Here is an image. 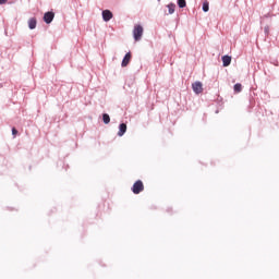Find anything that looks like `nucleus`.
Instances as JSON below:
<instances>
[{"label": "nucleus", "instance_id": "423d86ee", "mask_svg": "<svg viewBox=\"0 0 279 279\" xmlns=\"http://www.w3.org/2000/svg\"><path fill=\"white\" fill-rule=\"evenodd\" d=\"M112 16H113L112 11H110V10L102 11V19L106 23H108V21H110L112 19Z\"/></svg>", "mask_w": 279, "mask_h": 279}, {"label": "nucleus", "instance_id": "4468645a", "mask_svg": "<svg viewBox=\"0 0 279 279\" xmlns=\"http://www.w3.org/2000/svg\"><path fill=\"white\" fill-rule=\"evenodd\" d=\"M179 8H186V0H178Z\"/></svg>", "mask_w": 279, "mask_h": 279}, {"label": "nucleus", "instance_id": "0eeeda50", "mask_svg": "<svg viewBox=\"0 0 279 279\" xmlns=\"http://www.w3.org/2000/svg\"><path fill=\"white\" fill-rule=\"evenodd\" d=\"M125 132H128V124L121 123L119 126L118 136H123V134H125Z\"/></svg>", "mask_w": 279, "mask_h": 279}, {"label": "nucleus", "instance_id": "f257e3e1", "mask_svg": "<svg viewBox=\"0 0 279 279\" xmlns=\"http://www.w3.org/2000/svg\"><path fill=\"white\" fill-rule=\"evenodd\" d=\"M132 191H133L134 195H138V194L143 193V191H145V184H143V181L137 180L133 184Z\"/></svg>", "mask_w": 279, "mask_h": 279}, {"label": "nucleus", "instance_id": "9b49d317", "mask_svg": "<svg viewBox=\"0 0 279 279\" xmlns=\"http://www.w3.org/2000/svg\"><path fill=\"white\" fill-rule=\"evenodd\" d=\"M169 14H173L175 12V4L170 3L167 5Z\"/></svg>", "mask_w": 279, "mask_h": 279}, {"label": "nucleus", "instance_id": "dca6fc26", "mask_svg": "<svg viewBox=\"0 0 279 279\" xmlns=\"http://www.w3.org/2000/svg\"><path fill=\"white\" fill-rule=\"evenodd\" d=\"M4 3H8V0H0V5H4Z\"/></svg>", "mask_w": 279, "mask_h": 279}, {"label": "nucleus", "instance_id": "2eb2a0df", "mask_svg": "<svg viewBox=\"0 0 279 279\" xmlns=\"http://www.w3.org/2000/svg\"><path fill=\"white\" fill-rule=\"evenodd\" d=\"M12 134H13V136H16L19 134V131L16 130V128L12 129Z\"/></svg>", "mask_w": 279, "mask_h": 279}, {"label": "nucleus", "instance_id": "ddd939ff", "mask_svg": "<svg viewBox=\"0 0 279 279\" xmlns=\"http://www.w3.org/2000/svg\"><path fill=\"white\" fill-rule=\"evenodd\" d=\"M208 10H210L209 3H208V1H204L203 2V11L208 12Z\"/></svg>", "mask_w": 279, "mask_h": 279}, {"label": "nucleus", "instance_id": "f8f14e48", "mask_svg": "<svg viewBox=\"0 0 279 279\" xmlns=\"http://www.w3.org/2000/svg\"><path fill=\"white\" fill-rule=\"evenodd\" d=\"M102 121L106 125H108V123H110V116L108 113H104Z\"/></svg>", "mask_w": 279, "mask_h": 279}, {"label": "nucleus", "instance_id": "9d476101", "mask_svg": "<svg viewBox=\"0 0 279 279\" xmlns=\"http://www.w3.org/2000/svg\"><path fill=\"white\" fill-rule=\"evenodd\" d=\"M234 93H241L243 90V85L240 83L235 84L233 87Z\"/></svg>", "mask_w": 279, "mask_h": 279}, {"label": "nucleus", "instance_id": "7ed1b4c3", "mask_svg": "<svg viewBox=\"0 0 279 279\" xmlns=\"http://www.w3.org/2000/svg\"><path fill=\"white\" fill-rule=\"evenodd\" d=\"M192 88L196 95L204 93V85L202 84V82L193 83Z\"/></svg>", "mask_w": 279, "mask_h": 279}, {"label": "nucleus", "instance_id": "6e6552de", "mask_svg": "<svg viewBox=\"0 0 279 279\" xmlns=\"http://www.w3.org/2000/svg\"><path fill=\"white\" fill-rule=\"evenodd\" d=\"M231 62H232V57H230V56H223L222 57L223 66H230Z\"/></svg>", "mask_w": 279, "mask_h": 279}, {"label": "nucleus", "instance_id": "20e7f679", "mask_svg": "<svg viewBox=\"0 0 279 279\" xmlns=\"http://www.w3.org/2000/svg\"><path fill=\"white\" fill-rule=\"evenodd\" d=\"M54 16H56V13H53V12H46L44 14L45 23H47V25H49V23H51L53 21Z\"/></svg>", "mask_w": 279, "mask_h": 279}, {"label": "nucleus", "instance_id": "f03ea898", "mask_svg": "<svg viewBox=\"0 0 279 279\" xmlns=\"http://www.w3.org/2000/svg\"><path fill=\"white\" fill-rule=\"evenodd\" d=\"M143 27L141 25H135L134 29H133V38L134 40H136V43H138V40H141V38H143Z\"/></svg>", "mask_w": 279, "mask_h": 279}, {"label": "nucleus", "instance_id": "39448f33", "mask_svg": "<svg viewBox=\"0 0 279 279\" xmlns=\"http://www.w3.org/2000/svg\"><path fill=\"white\" fill-rule=\"evenodd\" d=\"M131 61H132V52H128V53L124 56L123 60H122L121 66H122V68L128 66V64H130Z\"/></svg>", "mask_w": 279, "mask_h": 279}, {"label": "nucleus", "instance_id": "1a4fd4ad", "mask_svg": "<svg viewBox=\"0 0 279 279\" xmlns=\"http://www.w3.org/2000/svg\"><path fill=\"white\" fill-rule=\"evenodd\" d=\"M37 21L36 17H32L28 20V27L29 29H36Z\"/></svg>", "mask_w": 279, "mask_h": 279}]
</instances>
